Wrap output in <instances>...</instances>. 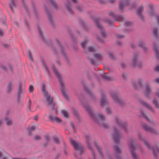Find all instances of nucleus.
Instances as JSON below:
<instances>
[{
  "instance_id": "obj_9",
  "label": "nucleus",
  "mask_w": 159,
  "mask_h": 159,
  "mask_svg": "<svg viewBox=\"0 0 159 159\" xmlns=\"http://www.w3.org/2000/svg\"><path fill=\"white\" fill-rule=\"evenodd\" d=\"M93 19L97 27L101 30V33L102 37L105 38L107 36V34L106 32L104 30L103 27L100 24L101 19L99 18H93Z\"/></svg>"
},
{
  "instance_id": "obj_3",
  "label": "nucleus",
  "mask_w": 159,
  "mask_h": 159,
  "mask_svg": "<svg viewBox=\"0 0 159 159\" xmlns=\"http://www.w3.org/2000/svg\"><path fill=\"white\" fill-rule=\"evenodd\" d=\"M138 135L139 139L143 142L146 147L149 149L151 150L152 151L154 159H157L158 156L156 152L159 154V144L158 143H156L155 144L154 147L152 146H150L148 141L142 137L140 133H138Z\"/></svg>"
},
{
  "instance_id": "obj_54",
  "label": "nucleus",
  "mask_w": 159,
  "mask_h": 159,
  "mask_svg": "<svg viewBox=\"0 0 159 159\" xmlns=\"http://www.w3.org/2000/svg\"><path fill=\"white\" fill-rule=\"evenodd\" d=\"M70 125L72 127V128L74 132H75V126L74 123H73V122L72 121H70Z\"/></svg>"
},
{
  "instance_id": "obj_19",
  "label": "nucleus",
  "mask_w": 159,
  "mask_h": 159,
  "mask_svg": "<svg viewBox=\"0 0 159 159\" xmlns=\"http://www.w3.org/2000/svg\"><path fill=\"white\" fill-rule=\"evenodd\" d=\"M23 93V91L22 89V83L21 82L19 83V87L18 89L17 94V102L20 103L21 102V94Z\"/></svg>"
},
{
  "instance_id": "obj_63",
  "label": "nucleus",
  "mask_w": 159,
  "mask_h": 159,
  "mask_svg": "<svg viewBox=\"0 0 159 159\" xmlns=\"http://www.w3.org/2000/svg\"><path fill=\"white\" fill-rule=\"evenodd\" d=\"M106 112L108 114H110L111 112V109L109 108H107L106 109Z\"/></svg>"
},
{
  "instance_id": "obj_59",
  "label": "nucleus",
  "mask_w": 159,
  "mask_h": 159,
  "mask_svg": "<svg viewBox=\"0 0 159 159\" xmlns=\"http://www.w3.org/2000/svg\"><path fill=\"white\" fill-rule=\"evenodd\" d=\"M31 100L30 99L29 100L28 103V108L29 110L30 111H31Z\"/></svg>"
},
{
  "instance_id": "obj_34",
  "label": "nucleus",
  "mask_w": 159,
  "mask_h": 159,
  "mask_svg": "<svg viewBox=\"0 0 159 159\" xmlns=\"http://www.w3.org/2000/svg\"><path fill=\"white\" fill-rule=\"evenodd\" d=\"M85 138L86 139V142L89 148H92L91 145L89 144V141L90 139V135H86L85 136Z\"/></svg>"
},
{
  "instance_id": "obj_39",
  "label": "nucleus",
  "mask_w": 159,
  "mask_h": 159,
  "mask_svg": "<svg viewBox=\"0 0 159 159\" xmlns=\"http://www.w3.org/2000/svg\"><path fill=\"white\" fill-rule=\"evenodd\" d=\"M142 11H137L136 14L139 18L142 21H144V17L142 15Z\"/></svg>"
},
{
  "instance_id": "obj_5",
  "label": "nucleus",
  "mask_w": 159,
  "mask_h": 159,
  "mask_svg": "<svg viewBox=\"0 0 159 159\" xmlns=\"http://www.w3.org/2000/svg\"><path fill=\"white\" fill-rule=\"evenodd\" d=\"M111 97L113 100L114 102L118 103L122 107L125 105V103L124 102L121 98L119 93L117 91H112L110 92Z\"/></svg>"
},
{
  "instance_id": "obj_7",
  "label": "nucleus",
  "mask_w": 159,
  "mask_h": 159,
  "mask_svg": "<svg viewBox=\"0 0 159 159\" xmlns=\"http://www.w3.org/2000/svg\"><path fill=\"white\" fill-rule=\"evenodd\" d=\"M70 143L76 151H80V155L82 154L84 152V148L83 145L80 143H77L75 140L71 139H70Z\"/></svg>"
},
{
  "instance_id": "obj_40",
  "label": "nucleus",
  "mask_w": 159,
  "mask_h": 159,
  "mask_svg": "<svg viewBox=\"0 0 159 159\" xmlns=\"http://www.w3.org/2000/svg\"><path fill=\"white\" fill-rule=\"evenodd\" d=\"M50 3L55 9H57L58 5L55 0H49Z\"/></svg>"
},
{
  "instance_id": "obj_64",
  "label": "nucleus",
  "mask_w": 159,
  "mask_h": 159,
  "mask_svg": "<svg viewBox=\"0 0 159 159\" xmlns=\"http://www.w3.org/2000/svg\"><path fill=\"white\" fill-rule=\"evenodd\" d=\"M108 54L110 57L113 59V60H114V59H115V56L111 53H108Z\"/></svg>"
},
{
  "instance_id": "obj_31",
  "label": "nucleus",
  "mask_w": 159,
  "mask_h": 159,
  "mask_svg": "<svg viewBox=\"0 0 159 159\" xmlns=\"http://www.w3.org/2000/svg\"><path fill=\"white\" fill-rule=\"evenodd\" d=\"M139 47L142 48L145 52H147L148 48L146 47L145 43L143 41H140L139 43Z\"/></svg>"
},
{
  "instance_id": "obj_51",
  "label": "nucleus",
  "mask_w": 159,
  "mask_h": 159,
  "mask_svg": "<svg viewBox=\"0 0 159 159\" xmlns=\"http://www.w3.org/2000/svg\"><path fill=\"white\" fill-rule=\"evenodd\" d=\"M138 86L139 88H141L142 86V81L141 79H139L138 80Z\"/></svg>"
},
{
  "instance_id": "obj_46",
  "label": "nucleus",
  "mask_w": 159,
  "mask_h": 159,
  "mask_svg": "<svg viewBox=\"0 0 159 159\" xmlns=\"http://www.w3.org/2000/svg\"><path fill=\"white\" fill-rule=\"evenodd\" d=\"M41 62H42L45 68L46 69V70L48 72V73L49 74V73H50L49 71L48 70V69L46 63H45L44 60L43 59H42Z\"/></svg>"
},
{
  "instance_id": "obj_22",
  "label": "nucleus",
  "mask_w": 159,
  "mask_h": 159,
  "mask_svg": "<svg viewBox=\"0 0 159 159\" xmlns=\"http://www.w3.org/2000/svg\"><path fill=\"white\" fill-rule=\"evenodd\" d=\"M114 148L115 150L116 157L117 159H122L120 156L121 151L118 145H116L114 147Z\"/></svg>"
},
{
  "instance_id": "obj_26",
  "label": "nucleus",
  "mask_w": 159,
  "mask_h": 159,
  "mask_svg": "<svg viewBox=\"0 0 159 159\" xmlns=\"http://www.w3.org/2000/svg\"><path fill=\"white\" fill-rule=\"evenodd\" d=\"M71 109L74 115L77 118L78 120L80 123L82 121V119L80 117L78 111L74 108H72Z\"/></svg>"
},
{
  "instance_id": "obj_52",
  "label": "nucleus",
  "mask_w": 159,
  "mask_h": 159,
  "mask_svg": "<svg viewBox=\"0 0 159 159\" xmlns=\"http://www.w3.org/2000/svg\"><path fill=\"white\" fill-rule=\"evenodd\" d=\"M133 23L131 22L126 21L125 23V26L128 27L131 25Z\"/></svg>"
},
{
  "instance_id": "obj_37",
  "label": "nucleus",
  "mask_w": 159,
  "mask_h": 159,
  "mask_svg": "<svg viewBox=\"0 0 159 159\" xmlns=\"http://www.w3.org/2000/svg\"><path fill=\"white\" fill-rule=\"evenodd\" d=\"M152 103L154 105L156 108L159 109V102L157 100L156 98H154Z\"/></svg>"
},
{
  "instance_id": "obj_29",
  "label": "nucleus",
  "mask_w": 159,
  "mask_h": 159,
  "mask_svg": "<svg viewBox=\"0 0 159 159\" xmlns=\"http://www.w3.org/2000/svg\"><path fill=\"white\" fill-rule=\"evenodd\" d=\"M129 0H126V2L124 4L121 0L119 4V8L120 10H122L125 6L128 5L129 3Z\"/></svg>"
},
{
  "instance_id": "obj_18",
  "label": "nucleus",
  "mask_w": 159,
  "mask_h": 159,
  "mask_svg": "<svg viewBox=\"0 0 159 159\" xmlns=\"http://www.w3.org/2000/svg\"><path fill=\"white\" fill-rule=\"evenodd\" d=\"M37 29L38 30L39 34L42 40L46 44L48 45L51 46L52 45V43L50 41H47L45 38V37L43 35V32H42L40 27L38 26L37 27Z\"/></svg>"
},
{
  "instance_id": "obj_15",
  "label": "nucleus",
  "mask_w": 159,
  "mask_h": 159,
  "mask_svg": "<svg viewBox=\"0 0 159 159\" xmlns=\"http://www.w3.org/2000/svg\"><path fill=\"white\" fill-rule=\"evenodd\" d=\"M142 127L147 132H150L155 134H158V133L157 130L150 127L147 124L145 123L142 124Z\"/></svg>"
},
{
  "instance_id": "obj_12",
  "label": "nucleus",
  "mask_w": 159,
  "mask_h": 159,
  "mask_svg": "<svg viewBox=\"0 0 159 159\" xmlns=\"http://www.w3.org/2000/svg\"><path fill=\"white\" fill-rule=\"evenodd\" d=\"M93 57L95 59L94 60L92 58L88 57V59L90 61L91 64L93 66H94L95 63L98 61L97 60H102L103 59V57L102 55L99 53H94L93 54Z\"/></svg>"
},
{
  "instance_id": "obj_13",
  "label": "nucleus",
  "mask_w": 159,
  "mask_h": 159,
  "mask_svg": "<svg viewBox=\"0 0 159 159\" xmlns=\"http://www.w3.org/2000/svg\"><path fill=\"white\" fill-rule=\"evenodd\" d=\"M116 122L117 124L119 127H122L124 129L125 132L127 133L128 130L127 127L128 126L127 123L126 121H125L123 122H121L119 120V119L116 117Z\"/></svg>"
},
{
  "instance_id": "obj_55",
  "label": "nucleus",
  "mask_w": 159,
  "mask_h": 159,
  "mask_svg": "<svg viewBox=\"0 0 159 159\" xmlns=\"http://www.w3.org/2000/svg\"><path fill=\"white\" fill-rule=\"evenodd\" d=\"M2 45L5 48L9 49L10 47V45L8 44L5 43L2 44Z\"/></svg>"
},
{
  "instance_id": "obj_60",
  "label": "nucleus",
  "mask_w": 159,
  "mask_h": 159,
  "mask_svg": "<svg viewBox=\"0 0 159 159\" xmlns=\"http://www.w3.org/2000/svg\"><path fill=\"white\" fill-rule=\"evenodd\" d=\"M44 138L47 142H49L50 140V138L48 135H45L44 136Z\"/></svg>"
},
{
  "instance_id": "obj_25",
  "label": "nucleus",
  "mask_w": 159,
  "mask_h": 159,
  "mask_svg": "<svg viewBox=\"0 0 159 159\" xmlns=\"http://www.w3.org/2000/svg\"><path fill=\"white\" fill-rule=\"evenodd\" d=\"M52 50L54 53L56 55L57 57V60L55 61L56 63H57L59 66H61V62L58 57V53L56 49L53 47H52Z\"/></svg>"
},
{
  "instance_id": "obj_8",
  "label": "nucleus",
  "mask_w": 159,
  "mask_h": 159,
  "mask_svg": "<svg viewBox=\"0 0 159 159\" xmlns=\"http://www.w3.org/2000/svg\"><path fill=\"white\" fill-rule=\"evenodd\" d=\"M134 141L132 138L129 139V145L131 156L133 159H139L138 157L135 152V148L134 147Z\"/></svg>"
},
{
  "instance_id": "obj_16",
  "label": "nucleus",
  "mask_w": 159,
  "mask_h": 159,
  "mask_svg": "<svg viewBox=\"0 0 159 159\" xmlns=\"http://www.w3.org/2000/svg\"><path fill=\"white\" fill-rule=\"evenodd\" d=\"M83 85L84 87V90L89 95L92 99L95 101L96 100V98L94 94L92 93L91 91L88 88L86 83L84 82H83Z\"/></svg>"
},
{
  "instance_id": "obj_35",
  "label": "nucleus",
  "mask_w": 159,
  "mask_h": 159,
  "mask_svg": "<svg viewBox=\"0 0 159 159\" xmlns=\"http://www.w3.org/2000/svg\"><path fill=\"white\" fill-rule=\"evenodd\" d=\"M79 23L80 24H82L84 29L86 30H89V27L86 25L85 22L82 20L79 19Z\"/></svg>"
},
{
  "instance_id": "obj_27",
  "label": "nucleus",
  "mask_w": 159,
  "mask_h": 159,
  "mask_svg": "<svg viewBox=\"0 0 159 159\" xmlns=\"http://www.w3.org/2000/svg\"><path fill=\"white\" fill-rule=\"evenodd\" d=\"M12 82L10 81L8 83L7 87V92L8 94L11 93L12 90Z\"/></svg>"
},
{
  "instance_id": "obj_24",
  "label": "nucleus",
  "mask_w": 159,
  "mask_h": 159,
  "mask_svg": "<svg viewBox=\"0 0 159 159\" xmlns=\"http://www.w3.org/2000/svg\"><path fill=\"white\" fill-rule=\"evenodd\" d=\"M140 102L143 106L151 111L152 112L154 113H155V111L152 108L151 106L150 105L145 102L144 101L142 100H140Z\"/></svg>"
},
{
  "instance_id": "obj_44",
  "label": "nucleus",
  "mask_w": 159,
  "mask_h": 159,
  "mask_svg": "<svg viewBox=\"0 0 159 159\" xmlns=\"http://www.w3.org/2000/svg\"><path fill=\"white\" fill-rule=\"evenodd\" d=\"M101 77L103 78L104 80H109L111 79V78L106 75L105 73H104V74L102 75Z\"/></svg>"
},
{
  "instance_id": "obj_57",
  "label": "nucleus",
  "mask_w": 159,
  "mask_h": 159,
  "mask_svg": "<svg viewBox=\"0 0 159 159\" xmlns=\"http://www.w3.org/2000/svg\"><path fill=\"white\" fill-rule=\"evenodd\" d=\"M34 88L33 86L32 85H30L29 88V91L30 93H32L33 92Z\"/></svg>"
},
{
  "instance_id": "obj_53",
  "label": "nucleus",
  "mask_w": 159,
  "mask_h": 159,
  "mask_svg": "<svg viewBox=\"0 0 159 159\" xmlns=\"http://www.w3.org/2000/svg\"><path fill=\"white\" fill-rule=\"evenodd\" d=\"M148 9L150 10H153L154 9H155L154 6L152 4H148Z\"/></svg>"
},
{
  "instance_id": "obj_62",
  "label": "nucleus",
  "mask_w": 159,
  "mask_h": 159,
  "mask_svg": "<svg viewBox=\"0 0 159 159\" xmlns=\"http://www.w3.org/2000/svg\"><path fill=\"white\" fill-rule=\"evenodd\" d=\"M21 0L23 2V5L25 9V10H27V9H28V6L25 3V0Z\"/></svg>"
},
{
  "instance_id": "obj_43",
  "label": "nucleus",
  "mask_w": 159,
  "mask_h": 159,
  "mask_svg": "<svg viewBox=\"0 0 159 159\" xmlns=\"http://www.w3.org/2000/svg\"><path fill=\"white\" fill-rule=\"evenodd\" d=\"M104 21L110 25H114V22L112 20H110L108 18H106L104 19Z\"/></svg>"
},
{
  "instance_id": "obj_11",
  "label": "nucleus",
  "mask_w": 159,
  "mask_h": 159,
  "mask_svg": "<svg viewBox=\"0 0 159 159\" xmlns=\"http://www.w3.org/2000/svg\"><path fill=\"white\" fill-rule=\"evenodd\" d=\"M114 133L113 134V139L115 143L118 144L120 142L119 139L122 137L120 133L116 127H114Z\"/></svg>"
},
{
  "instance_id": "obj_23",
  "label": "nucleus",
  "mask_w": 159,
  "mask_h": 159,
  "mask_svg": "<svg viewBox=\"0 0 159 159\" xmlns=\"http://www.w3.org/2000/svg\"><path fill=\"white\" fill-rule=\"evenodd\" d=\"M48 118L52 122H55L57 123H60L62 122V120L57 116H53L51 115H49Z\"/></svg>"
},
{
  "instance_id": "obj_36",
  "label": "nucleus",
  "mask_w": 159,
  "mask_h": 159,
  "mask_svg": "<svg viewBox=\"0 0 159 159\" xmlns=\"http://www.w3.org/2000/svg\"><path fill=\"white\" fill-rule=\"evenodd\" d=\"M158 30L157 28H154L153 30V33L155 38L157 39L159 38V36L158 34Z\"/></svg>"
},
{
  "instance_id": "obj_32",
  "label": "nucleus",
  "mask_w": 159,
  "mask_h": 159,
  "mask_svg": "<svg viewBox=\"0 0 159 159\" xmlns=\"http://www.w3.org/2000/svg\"><path fill=\"white\" fill-rule=\"evenodd\" d=\"M95 145L100 155L102 157H103V152H102V149L98 145V143L96 142L95 143Z\"/></svg>"
},
{
  "instance_id": "obj_4",
  "label": "nucleus",
  "mask_w": 159,
  "mask_h": 159,
  "mask_svg": "<svg viewBox=\"0 0 159 159\" xmlns=\"http://www.w3.org/2000/svg\"><path fill=\"white\" fill-rule=\"evenodd\" d=\"M46 85L44 83L42 84L41 87L43 93V95L46 98V100L48 102V105L51 107L52 110H55L56 113L57 112V108H54L55 105V103L53 101V97H51L50 94H49L46 89Z\"/></svg>"
},
{
  "instance_id": "obj_58",
  "label": "nucleus",
  "mask_w": 159,
  "mask_h": 159,
  "mask_svg": "<svg viewBox=\"0 0 159 159\" xmlns=\"http://www.w3.org/2000/svg\"><path fill=\"white\" fill-rule=\"evenodd\" d=\"M88 50L90 52H93L94 51V49L93 47H89L88 48Z\"/></svg>"
},
{
  "instance_id": "obj_45",
  "label": "nucleus",
  "mask_w": 159,
  "mask_h": 159,
  "mask_svg": "<svg viewBox=\"0 0 159 159\" xmlns=\"http://www.w3.org/2000/svg\"><path fill=\"white\" fill-rule=\"evenodd\" d=\"M61 112L65 118H68L69 114L67 111H66L65 110H62L61 111Z\"/></svg>"
},
{
  "instance_id": "obj_14",
  "label": "nucleus",
  "mask_w": 159,
  "mask_h": 159,
  "mask_svg": "<svg viewBox=\"0 0 159 159\" xmlns=\"http://www.w3.org/2000/svg\"><path fill=\"white\" fill-rule=\"evenodd\" d=\"M109 16L112 17L114 20L118 22H121L124 21V19L121 16L116 15L115 13L112 11L110 12L109 13Z\"/></svg>"
},
{
  "instance_id": "obj_2",
  "label": "nucleus",
  "mask_w": 159,
  "mask_h": 159,
  "mask_svg": "<svg viewBox=\"0 0 159 159\" xmlns=\"http://www.w3.org/2000/svg\"><path fill=\"white\" fill-rule=\"evenodd\" d=\"M52 69L58 79L61 86V90L63 97L67 100L69 101V97L66 92L65 84L61 75L59 73L55 66L54 64H53L52 66Z\"/></svg>"
},
{
  "instance_id": "obj_1",
  "label": "nucleus",
  "mask_w": 159,
  "mask_h": 159,
  "mask_svg": "<svg viewBox=\"0 0 159 159\" xmlns=\"http://www.w3.org/2000/svg\"><path fill=\"white\" fill-rule=\"evenodd\" d=\"M83 106L85 109L86 111L89 113L90 116L94 120L97 124L99 125H102L105 128H109V126L107 124L103 122L105 120V117L104 115L99 114L98 115V119L94 115L93 113L91 110L90 107L89 106L83 104Z\"/></svg>"
},
{
  "instance_id": "obj_41",
  "label": "nucleus",
  "mask_w": 159,
  "mask_h": 159,
  "mask_svg": "<svg viewBox=\"0 0 159 159\" xmlns=\"http://www.w3.org/2000/svg\"><path fill=\"white\" fill-rule=\"evenodd\" d=\"M5 120L6 121V124L7 126H10L12 124L11 120L9 119L8 117H6L5 119Z\"/></svg>"
},
{
  "instance_id": "obj_10",
  "label": "nucleus",
  "mask_w": 159,
  "mask_h": 159,
  "mask_svg": "<svg viewBox=\"0 0 159 159\" xmlns=\"http://www.w3.org/2000/svg\"><path fill=\"white\" fill-rule=\"evenodd\" d=\"M138 56L139 55L138 53H136L134 54L132 61V65L134 67L137 66L138 68H141L143 66V63L141 61H138Z\"/></svg>"
},
{
  "instance_id": "obj_21",
  "label": "nucleus",
  "mask_w": 159,
  "mask_h": 159,
  "mask_svg": "<svg viewBox=\"0 0 159 159\" xmlns=\"http://www.w3.org/2000/svg\"><path fill=\"white\" fill-rule=\"evenodd\" d=\"M46 11V14L48 16L50 24L53 28H55L56 26V25L53 19L51 11Z\"/></svg>"
},
{
  "instance_id": "obj_20",
  "label": "nucleus",
  "mask_w": 159,
  "mask_h": 159,
  "mask_svg": "<svg viewBox=\"0 0 159 159\" xmlns=\"http://www.w3.org/2000/svg\"><path fill=\"white\" fill-rule=\"evenodd\" d=\"M101 106L102 107H103L108 104V102L106 98L105 94L102 93L101 94Z\"/></svg>"
},
{
  "instance_id": "obj_47",
  "label": "nucleus",
  "mask_w": 159,
  "mask_h": 159,
  "mask_svg": "<svg viewBox=\"0 0 159 159\" xmlns=\"http://www.w3.org/2000/svg\"><path fill=\"white\" fill-rule=\"evenodd\" d=\"M28 54L29 58L32 61L34 62V60L33 59L30 50H28Z\"/></svg>"
},
{
  "instance_id": "obj_6",
  "label": "nucleus",
  "mask_w": 159,
  "mask_h": 159,
  "mask_svg": "<svg viewBox=\"0 0 159 159\" xmlns=\"http://www.w3.org/2000/svg\"><path fill=\"white\" fill-rule=\"evenodd\" d=\"M56 43L57 45L59 46L60 49V51L62 55L64 58L65 59V60L66 62V63L69 65L70 66L71 65V63L67 55V54L66 52H65V49L64 47H63L61 43L60 42V41L59 40V39L57 38H56Z\"/></svg>"
},
{
  "instance_id": "obj_33",
  "label": "nucleus",
  "mask_w": 159,
  "mask_h": 159,
  "mask_svg": "<svg viewBox=\"0 0 159 159\" xmlns=\"http://www.w3.org/2000/svg\"><path fill=\"white\" fill-rule=\"evenodd\" d=\"M68 32L73 42L74 43L76 42L77 41V39L74 36V35L71 31L70 30L68 29Z\"/></svg>"
},
{
  "instance_id": "obj_38",
  "label": "nucleus",
  "mask_w": 159,
  "mask_h": 159,
  "mask_svg": "<svg viewBox=\"0 0 159 159\" xmlns=\"http://www.w3.org/2000/svg\"><path fill=\"white\" fill-rule=\"evenodd\" d=\"M89 40L88 38H86L84 39L82 42L81 43V46L84 49L85 48V45L89 42Z\"/></svg>"
},
{
  "instance_id": "obj_30",
  "label": "nucleus",
  "mask_w": 159,
  "mask_h": 159,
  "mask_svg": "<svg viewBox=\"0 0 159 159\" xmlns=\"http://www.w3.org/2000/svg\"><path fill=\"white\" fill-rule=\"evenodd\" d=\"M153 50L154 51L157 59V60H159V51L156 45L154 43L153 45Z\"/></svg>"
},
{
  "instance_id": "obj_48",
  "label": "nucleus",
  "mask_w": 159,
  "mask_h": 159,
  "mask_svg": "<svg viewBox=\"0 0 159 159\" xmlns=\"http://www.w3.org/2000/svg\"><path fill=\"white\" fill-rule=\"evenodd\" d=\"M11 10H12L13 7H15V4L13 0H11V2L9 4Z\"/></svg>"
},
{
  "instance_id": "obj_50",
  "label": "nucleus",
  "mask_w": 159,
  "mask_h": 159,
  "mask_svg": "<svg viewBox=\"0 0 159 159\" xmlns=\"http://www.w3.org/2000/svg\"><path fill=\"white\" fill-rule=\"evenodd\" d=\"M53 139L54 142L57 144H59L60 143V141L58 138L56 137H53Z\"/></svg>"
},
{
  "instance_id": "obj_42",
  "label": "nucleus",
  "mask_w": 159,
  "mask_h": 159,
  "mask_svg": "<svg viewBox=\"0 0 159 159\" xmlns=\"http://www.w3.org/2000/svg\"><path fill=\"white\" fill-rule=\"evenodd\" d=\"M66 7L67 10H71L72 5L70 2L67 1V3L66 4Z\"/></svg>"
},
{
  "instance_id": "obj_28",
  "label": "nucleus",
  "mask_w": 159,
  "mask_h": 159,
  "mask_svg": "<svg viewBox=\"0 0 159 159\" xmlns=\"http://www.w3.org/2000/svg\"><path fill=\"white\" fill-rule=\"evenodd\" d=\"M141 116L147 121H149L153 125H155V124L153 120H150L149 118L146 116L144 112L143 111H141Z\"/></svg>"
},
{
  "instance_id": "obj_56",
  "label": "nucleus",
  "mask_w": 159,
  "mask_h": 159,
  "mask_svg": "<svg viewBox=\"0 0 159 159\" xmlns=\"http://www.w3.org/2000/svg\"><path fill=\"white\" fill-rule=\"evenodd\" d=\"M41 137L39 135H36L34 137V139L35 140H39L41 139Z\"/></svg>"
},
{
  "instance_id": "obj_61",
  "label": "nucleus",
  "mask_w": 159,
  "mask_h": 159,
  "mask_svg": "<svg viewBox=\"0 0 159 159\" xmlns=\"http://www.w3.org/2000/svg\"><path fill=\"white\" fill-rule=\"evenodd\" d=\"M97 39L100 42L102 43H104L103 40L99 36L97 35Z\"/></svg>"
},
{
  "instance_id": "obj_49",
  "label": "nucleus",
  "mask_w": 159,
  "mask_h": 159,
  "mask_svg": "<svg viewBox=\"0 0 159 159\" xmlns=\"http://www.w3.org/2000/svg\"><path fill=\"white\" fill-rule=\"evenodd\" d=\"M91 151V153L93 159H96V155L95 153V152L93 149L92 148H89Z\"/></svg>"
},
{
  "instance_id": "obj_17",
  "label": "nucleus",
  "mask_w": 159,
  "mask_h": 159,
  "mask_svg": "<svg viewBox=\"0 0 159 159\" xmlns=\"http://www.w3.org/2000/svg\"><path fill=\"white\" fill-rule=\"evenodd\" d=\"M145 88L144 94L146 97L148 98L149 97V94L152 93L151 87L148 83H146L145 85Z\"/></svg>"
}]
</instances>
